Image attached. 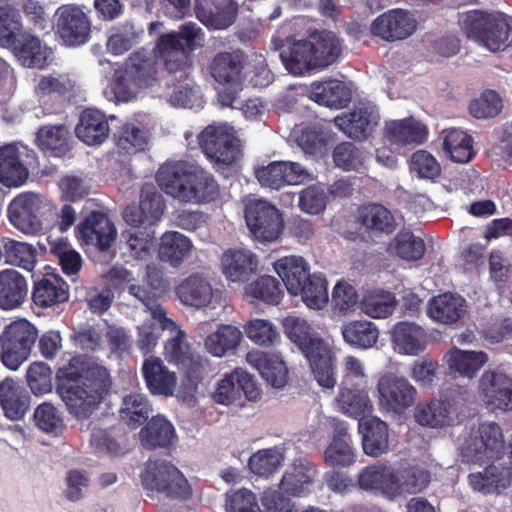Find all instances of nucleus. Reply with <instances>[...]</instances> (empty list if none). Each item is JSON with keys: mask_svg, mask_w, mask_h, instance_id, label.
Here are the masks:
<instances>
[{"mask_svg": "<svg viewBox=\"0 0 512 512\" xmlns=\"http://www.w3.org/2000/svg\"><path fill=\"white\" fill-rule=\"evenodd\" d=\"M430 472L419 466H408L395 472L393 499L402 494H417L428 487Z\"/></svg>", "mask_w": 512, "mask_h": 512, "instance_id": "obj_50", "label": "nucleus"}, {"mask_svg": "<svg viewBox=\"0 0 512 512\" xmlns=\"http://www.w3.org/2000/svg\"><path fill=\"white\" fill-rule=\"evenodd\" d=\"M394 348L401 354L417 356L428 344L426 331L414 322L401 321L391 331Z\"/></svg>", "mask_w": 512, "mask_h": 512, "instance_id": "obj_31", "label": "nucleus"}, {"mask_svg": "<svg viewBox=\"0 0 512 512\" xmlns=\"http://www.w3.org/2000/svg\"><path fill=\"white\" fill-rule=\"evenodd\" d=\"M443 133V147L452 161L468 163L474 158L476 153L470 135L457 128L447 129Z\"/></svg>", "mask_w": 512, "mask_h": 512, "instance_id": "obj_57", "label": "nucleus"}, {"mask_svg": "<svg viewBox=\"0 0 512 512\" xmlns=\"http://www.w3.org/2000/svg\"><path fill=\"white\" fill-rule=\"evenodd\" d=\"M75 236L85 250L108 251L116 240L117 231L101 211H92L75 228Z\"/></svg>", "mask_w": 512, "mask_h": 512, "instance_id": "obj_13", "label": "nucleus"}, {"mask_svg": "<svg viewBox=\"0 0 512 512\" xmlns=\"http://www.w3.org/2000/svg\"><path fill=\"white\" fill-rule=\"evenodd\" d=\"M463 33L489 51L504 50L512 43V16L501 11L470 10L459 14Z\"/></svg>", "mask_w": 512, "mask_h": 512, "instance_id": "obj_6", "label": "nucleus"}, {"mask_svg": "<svg viewBox=\"0 0 512 512\" xmlns=\"http://www.w3.org/2000/svg\"><path fill=\"white\" fill-rule=\"evenodd\" d=\"M271 44L273 49L279 52L281 62L289 73L303 76L316 71L310 37L298 40L293 36L284 39L274 36Z\"/></svg>", "mask_w": 512, "mask_h": 512, "instance_id": "obj_14", "label": "nucleus"}, {"mask_svg": "<svg viewBox=\"0 0 512 512\" xmlns=\"http://www.w3.org/2000/svg\"><path fill=\"white\" fill-rule=\"evenodd\" d=\"M315 471L307 465L294 464L280 481V489L292 496H304L310 491Z\"/></svg>", "mask_w": 512, "mask_h": 512, "instance_id": "obj_62", "label": "nucleus"}, {"mask_svg": "<svg viewBox=\"0 0 512 512\" xmlns=\"http://www.w3.org/2000/svg\"><path fill=\"white\" fill-rule=\"evenodd\" d=\"M336 401L341 412L358 420L366 418L373 410L367 384L341 388Z\"/></svg>", "mask_w": 512, "mask_h": 512, "instance_id": "obj_41", "label": "nucleus"}, {"mask_svg": "<svg viewBox=\"0 0 512 512\" xmlns=\"http://www.w3.org/2000/svg\"><path fill=\"white\" fill-rule=\"evenodd\" d=\"M140 477L144 489L164 493L172 499L186 500L192 492L183 473L165 460H148Z\"/></svg>", "mask_w": 512, "mask_h": 512, "instance_id": "obj_9", "label": "nucleus"}, {"mask_svg": "<svg viewBox=\"0 0 512 512\" xmlns=\"http://www.w3.org/2000/svg\"><path fill=\"white\" fill-rule=\"evenodd\" d=\"M114 140L118 152L127 155L143 151L148 144L146 132L132 123L122 125L114 134Z\"/></svg>", "mask_w": 512, "mask_h": 512, "instance_id": "obj_63", "label": "nucleus"}, {"mask_svg": "<svg viewBox=\"0 0 512 512\" xmlns=\"http://www.w3.org/2000/svg\"><path fill=\"white\" fill-rule=\"evenodd\" d=\"M56 15V34L65 45L76 47L89 40L91 22L80 7L63 5L58 8Z\"/></svg>", "mask_w": 512, "mask_h": 512, "instance_id": "obj_18", "label": "nucleus"}, {"mask_svg": "<svg viewBox=\"0 0 512 512\" xmlns=\"http://www.w3.org/2000/svg\"><path fill=\"white\" fill-rule=\"evenodd\" d=\"M202 29L194 22L180 26L178 31L161 34L149 51L140 48L130 54L123 68L115 71L111 90L118 101L131 99V86L148 88L157 81L158 61L169 73L182 72L192 65V53L203 40Z\"/></svg>", "mask_w": 512, "mask_h": 512, "instance_id": "obj_1", "label": "nucleus"}, {"mask_svg": "<svg viewBox=\"0 0 512 512\" xmlns=\"http://www.w3.org/2000/svg\"><path fill=\"white\" fill-rule=\"evenodd\" d=\"M341 334L348 345L360 349L373 347L379 338L376 324L369 320L350 321L342 326Z\"/></svg>", "mask_w": 512, "mask_h": 512, "instance_id": "obj_53", "label": "nucleus"}, {"mask_svg": "<svg viewBox=\"0 0 512 512\" xmlns=\"http://www.w3.org/2000/svg\"><path fill=\"white\" fill-rule=\"evenodd\" d=\"M155 178L166 195L181 203L209 204L220 197V185L214 175L188 161L167 160Z\"/></svg>", "mask_w": 512, "mask_h": 512, "instance_id": "obj_3", "label": "nucleus"}, {"mask_svg": "<svg viewBox=\"0 0 512 512\" xmlns=\"http://www.w3.org/2000/svg\"><path fill=\"white\" fill-rule=\"evenodd\" d=\"M358 223L369 231L391 234L395 228V219L382 204L369 203L359 208Z\"/></svg>", "mask_w": 512, "mask_h": 512, "instance_id": "obj_49", "label": "nucleus"}, {"mask_svg": "<svg viewBox=\"0 0 512 512\" xmlns=\"http://www.w3.org/2000/svg\"><path fill=\"white\" fill-rule=\"evenodd\" d=\"M144 34V30L126 21L111 29L107 40V50L112 55H122L138 44Z\"/></svg>", "mask_w": 512, "mask_h": 512, "instance_id": "obj_58", "label": "nucleus"}, {"mask_svg": "<svg viewBox=\"0 0 512 512\" xmlns=\"http://www.w3.org/2000/svg\"><path fill=\"white\" fill-rule=\"evenodd\" d=\"M37 339V327L25 318L16 319L4 326L0 334L2 364L16 371L30 357Z\"/></svg>", "mask_w": 512, "mask_h": 512, "instance_id": "obj_7", "label": "nucleus"}, {"mask_svg": "<svg viewBox=\"0 0 512 512\" xmlns=\"http://www.w3.org/2000/svg\"><path fill=\"white\" fill-rule=\"evenodd\" d=\"M468 401L467 389L457 386L448 388L439 398L432 399L426 406L415 412L416 421L432 428L453 425L464 416V407Z\"/></svg>", "mask_w": 512, "mask_h": 512, "instance_id": "obj_8", "label": "nucleus"}, {"mask_svg": "<svg viewBox=\"0 0 512 512\" xmlns=\"http://www.w3.org/2000/svg\"><path fill=\"white\" fill-rule=\"evenodd\" d=\"M395 471L384 464H374L363 468L358 474L357 484L365 491H380L393 499Z\"/></svg>", "mask_w": 512, "mask_h": 512, "instance_id": "obj_45", "label": "nucleus"}, {"mask_svg": "<svg viewBox=\"0 0 512 512\" xmlns=\"http://www.w3.org/2000/svg\"><path fill=\"white\" fill-rule=\"evenodd\" d=\"M42 200L32 192L21 193L8 205L7 214L11 224L25 234H37L42 229L40 219Z\"/></svg>", "mask_w": 512, "mask_h": 512, "instance_id": "obj_19", "label": "nucleus"}, {"mask_svg": "<svg viewBox=\"0 0 512 512\" xmlns=\"http://www.w3.org/2000/svg\"><path fill=\"white\" fill-rule=\"evenodd\" d=\"M309 98L322 106L343 109L352 100V90L343 81L329 79L313 82L310 86Z\"/></svg>", "mask_w": 512, "mask_h": 512, "instance_id": "obj_32", "label": "nucleus"}, {"mask_svg": "<svg viewBox=\"0 0 512 512\" xmlns=\"http://www.w3.org/2000/svg\"><path fill=\"white\" fill-rule=\"evenodd\" d=\"M198 142L206 157L219 167H230L242 156L240 139L224 126H207Z\"/></svg>", "mask_w": 512, "mask_h": 512, "instance_id": "obj_10", "label": "nucleus"}, {"mask_svg": "<svg viewBox=\"0 0 512 512\" xmlns=\"http://www.w3.org/2000/svg\"><path fill=\"white\" fill-rule=\"evenodd\" d=\"M426 127L412 117L386 123L385 136L393 143L421 144L427 138Z\"/></svg>", "mask_w": 512, "mask_h": 512, "instance_id": "obj_48", "label": "nucleus"}, {"mask_svg": "<svg viewBox=\"0 0 512 512\" xmlns=\"http://www.w3.org/2000/svg\"><path fill=\"white\" fill-rule=\"evenodd\" d=\"M244 216L249 231L259 242L275 241L282 234L284 228L282 214L267 200H250L245 205Z\"/></svg>", "mask_w": 512, "mask_h": 512, "instance_id": "obj_12", "label": "nucleus"}, {"mask_svg": "<svg viewBox=\"0 0 512 512\" xmlns=\"http://www.w3.org/2000/svg\"><path fill=\"white\" fill-rule=\"evenodd\" d=\"M468 482L474 491L483 494H498L512 482V470L504 464H490L482 471L468 475Z\"/></svg>", "mask_w": 512, "mask_h": 512, "instance_id": "obj_30", "label": "nucleus"}, {"mask_svg": "<svg viewBox=\"0 0 512 512\" xmlns=\"http://www.w3.org/2000/svg\"><path fill=\"white\" fill-rule=\"evenodd\" d=\"M142 375L148 391L155 396L171 397L177 386V376L164 362L155 356H149L142 364Z\"/></svg>", "mask_w": 512, "mask_h": 512, "instance_id": "obj_27", "label": "nucleus"}, {"mask_svg": "<svg viewBox=\"0 0 512 512\" xmlns=\"http://www.w3.org/2000/svg\"><path fill=\"white\" fill-rule=\"evenodd\" d=\"M248 296L269 305H278L283 297L280 282L273 276L258 277L245 287Z\"/></svg>", "mask_w": 512, "mask_h": 512, "instance_id": "obj_64", "label": "nucleus"}, {"mask_svg": "<svg viewBox=\"0 0 512 512\" xmlns=\"http://www.w3.org/2000/svg\"><path fill=\"white\" fill-rule=\"evenodd\" d=\"M10 49L24 67L42 69L48 65V48L30 32L18 34Z\"/></svg>", "mask_w": 512, "mask_h": 512, "instance_id": "obj_36", "label": "nucleus"}, {"mask_svg": "<svg viewBox=\"0 0 512 512\" xmlns=\"http://www.w3.org/2000/svg\"><path fill=\"white\" fill-rule=\"evenodd\" d=\"M69 130L65 124L43 125L36 132L35 142L40 150L55 157L65 156L71 149Z\"/></svg>", "mask_w": 512, "mask_h": 512, "instance_id": "obj_46", "label": "nucleus"}, {"mask_svg": "<svg viewBox=\"0 0 512 512\" xmlns=\"http://www.w3.org/2000/svg\"><path fill=\"white\" fill-rule=\"evenodd\" d=\"M257 257L249 250H228L222 258L223 273L232 282H245L257 270Z\"/></svg>", "mask_w": 512, "mask_h": 512, "instance_id": "obj_42", "label": "nucleus"}, {"mask_svg": "<svg viewBox=\"0 0 512 512\" xmlns=\"http://www.w3.org/2000/svg\"><path fill=\"white\" fill-rule=\"evenodd\" d=\"M242 339L241 331L233 325L221 324L204 341L206 350L213 356L223 357L233 352Z\"/></svg>", "mask_w": 512, "mask_h": 512, "instance_id": "obj_55", "label": "nucleus"}, {"mask_svg": "<svg viewBox=\"0 0 512 512\" xmlns=\"http://www.w3.org/2000/svg\"><path fill=\"white\" fill-rule=\"evenodd\" d=\"M504 444V436L499 424L484 422L471 429L461 454L468 462L483 463L499 458L504 450Z\"/></svg>", "mask_w": 512, "mask_h": 512, "instance_id": "obj_11", "label": "nucleus"}, {"mask_svg": "<svg viewBox=\"0 0 512 512\" xmlns=\"http://www.w3.org/2000/svg\"><path fill=\"white\" fill-rule=\"evenodd\" d=\"M255 177L263 187L280 190L287 185H299L309 178L308 171L298 162L272 161L255 170Z\"/></svg>", "mask_w": 512, "mask_h": 512, "instance_id": "obj_20", "label": "nucleus"}, {"mask_svg": "<svg viewBox=\"0 0 512 512\" xmlns=\"http://www.w3.org/2000/svg\"><path fill=\"white\" fill-rule=\"evenodd\" d=\"M358 430L362 434L364 452L378 457L388 450V425L378 417L367 416L358 421Z\"/></svg>", "mask_w": 512, "mask_h": 512, "instance_id": "obj_37", "label": "nucleus"}, {"mask_svg": "<svg viewBox=\"0 0 512 512\" xmlns=\"http://www.w3.org/2000/svg\"><path fill=\"white\" fill-rule=\"evenodd\" d=\"M140 439L146 449L167 448L176 437L174 426L161 416H154L140 430Z\"/></svg>", "mask_w": 512, "mask_h": 512, "instance_id": "obj_47", "label": "nucleus"}, {"mask_svg": "<svg viewBox=\"0 0 512 512\" xmlns=\"http://www.w3.org/2000/svg\"><path fill=\"white\" fill-rule=\"evenodd\" d=\"M1 246L6 264L29 272L34 270L37 263V251L33 245L9 237H2Z\"/></svg>", "mask_w": 512, "mask_h": 512, "instance_id": "obj_52", "label": "nucleus"}, {"mask_svg": "<svg viewBox=\"0 0 512 512\" xmlns=\"http://www.w3.org/2000/svg\"><path fill=\"white\" fill-rule=\"evenodd\" d=\"M28 175L17 145L11 143L0 147V183L6 187H19L26 182Z\"/></svg>", "mask_w": 512, "mask_h": 512, "instance_id": "obj_39", "label": "nucleus"}, {"mask_svg": "<svg viewBox=\"0 0 512 512\" xmlns=\"http://www.w3.org/2000/svg\"><path fill=\"white\" fill-rule=\"evenodd\" d=\"M416 27V20L409 11L396 8L375 18L371 24V32L385 41L395 42L410 37Z\"/></svg>", "mask_w": 512, "mask_h": 512, "instance_id": "obj_21", "label": "nucleus"}, {"mask_svg": "<svg viewBox=\"0 0 512 512\" xmlns=\"http://www.w3.org/2000/svg\"><path fill=\"white\" fill-rule=\"evenodd\" d=\"M483 401L492 410L512 411V378L504 373L486 371L480 378Z\"/></svg>", "mask_w": 512, "mask_h": 512, "instance_id": "obj_24", "label": "nucleus"}, {"mask_svg": "<svg viewBox=\"0 0 512 512\" xmlns=\"http://www.w3.org/2000/svg\"><path fill=\"white\" fill-rule=\"evenodd\" d=\"M463 297L446 292L431 298L428 302V316L439 323L451 325L459 321L465 312Z\"/></svg>", "mask_w": 512, "mask_h": 512, "instance_id": "obj_40", "label": "nucleus"}, {"mask_svg": "<svg viewBox=\"0 0 512 512\" xmlns=\"http://www.w3.org/2000/svg\"><path fill=\"white\" fill-rule=\"evenodd\" d=\"M379 404L387 412L403 414L414 405L416 388L404 377L393 374L383 375L377 383Z\"/></svg>", "mask_w": 512, "mask_h": 512, "instance_id": "obj_15", "label": "nucleus"}, {"mask_svg": "<svg viewBox=\"0 0 512 512\" xmlns=\"http://www.w3.org/2000/svg\"><path fill=\"white\" fill-rule=\"evenodd\" d=\"M242 394L247 400L255 401L260 397L261 390L252 375L236 368L217 382L212 399L217 404L228 406L240 400Z\"/></svg>", "mask_w": 512, "mask_h": 512, "instance_id": "obj_16", "label": "nucleus"}, {"mask_svg": "<svg viewBox=\"0 0 512 512\" xmlns=\"http://www.w3.org/2000/svg\"><path fill=\"white\" fill-rule=\"evenodd\" d=\"M246 64L245 53L240 50L222 51L215 54L209 65V72L216 82L239 89Z\"/></svg>", "mask_w": 512, "mask_h": 512, "instance_id": "obj_23", "label": "nucleus"}, {"mask_svg": "<svg viewBox=\"0 0 512 512\" xmlns=\"http://www.w3.org/2000/svg\"><path fill=\"white\" fill-rule=\"evenodd\" d=\"M390 250L403 260L418 261L424 256L426 245L421 237L410 230L402 229L391 241Z\"/></svg>", "mask_w": 512, "mask_h": 512, "instance_id": "obj_61", "label": "nucleus"}, {"mask_svg": "<svg viewBox=\"0 0 512 512\" xmlns=\"http://www.w3.org/2000/svg\"><path fill=\"white\" fill-rule=\"evenodd\" d=\"M191 240L177 231H168L160 239L158 256L160 260L178 267L190 253Z\"/></svg>", "mask_w": 512, "mask_h": 512, "instance_id": "obj_51", "label": "nucleus"}, {"mask_svg": "<svg viewBox=\"0 0 512 512\" xmlns=\"http://www.w3.org/2000/svg\"><path fill=\"white\" fill-rule=\"evenodd\" d=\"M176 294L183 304L202 308L210 304L213 289L206 278L192 274L176 287Z\"/></svg>", "mask_w": 512, "mask_h": 512, "instance_id": "obj_44", "label": "nucleus"}, {"mask_svg": "<svg viewBox=\"0 0 512 512\" xmlns=\"http://www.w3.org/2000/svg\"><path fill=\"white\" fill-rule=\"evenodd\" d=\"M445 359L450 371L472 378L487 362L488 357L482 351H464L454 347L446 354Z\"/></svg>", "mask_w": 512, "mask_h": 512, "instance_id": "obj_56", "label": "nucleus"}, {"mask_svg": "<svg viewBox=\"0 0 512 512\" xmlns=\"http://www.w3.org/2000/svg\"><path fill=\"white\" fill-rule=\"evenodd\" d=\"M70 297L68 283L58 274L47 273L33 282L31 300L33 307L56 309Z\"/></svg>", "mask_w": 512, "mask_h": 512, "instance_id": "obj_22", "label": "nucleus"}, {"mask_svg": "<svg viewBox=\"0 0 512 512\" xmlns=\"http://www.w3.org/2000/svg\"><path fill=\"white\" fill-rule=\"evenodd\" d=\"M109 133L108 120L101 111L87 108L80 114L75 134L83 143L90 146L100 145L108 138Z\"/></svg>", "mask_w": 512, "mask_h": 512, "instance_id": "obj_33", "label": "nucleus"}, {"mask_svg": "<svg viewBox=\"0 0 512 512\" xmlns=\"http://www.w3.org/2000/svg\"><path fill=\"white\" fill-rule=\"evenodd\" d=\"M127 434L123 427L114 425L106 428L93 426L90 434V445L99 453L111 457L122 456L127 451Z\"/></svg>", "mask_w": 512, "mask_h": 512, "instance_id": "obj_38", "label": "nucleus"}, {"mask_svg": "<svg viewBox=\"0 0 512 512\" xmlns=\"http://www.w3.org/2000/svg\"><path fill=\"white\" fill-rule=\"evenodd\" d=\"M144 283L145 285L131 284L128 287L129 294L143 304H153L154 298L161 296L169 287L163 268L155 263L146 266Z\"/></svg>", "mask_w": 512, "mask_h": 512, "instance_id": "obj_43", "label": "nucleus"}, {"mask_svg": "<svg viewBox=\"0 0 512 512\" xmlns=\"http://www.w3.org/2000/svg\"><path fill=\"white\" fill-rule=\"evenodd\" d=\"M121 419L132 429H136L145 422L151 413V405L148 399L139 393L125 395L120 408Z\"/></svg>", "mask_w": 512, "mask_h": 512, "instance_id": "obj_59", "label": "nucleus"}, {"mask_svg": "<svg viewBox=\"0 0 512 512\" xmlns=\"http://www.w3.org/2000/svg\"><path fill=\"white\" fill-rule=\"evenodd\" d=\"M247 361L272 387L281 388L287 383L288 371L279 355L253 350L247 354Z\"/></svg>", "mask_w": 512, "mask_h": 512, "instance_id": "obj_35", "label": "nucleus"}, {"mask_svg": "<svg viewBox=\"0 0 512 512\" xmlns=\"http://www.w3.org/2000/svg\"><path fill=\"white\" fill-rule=\"evenodd\" d=\"M195 13L209 30H225L236 22L239 4L236 0H206L196 5Z\"/></svg>", "mask_w": 512, "mask_h": 512, "instance_id": "obj_25", "label": "nucleus"}, {"mask_svg": "<svg viewBox=\"0 0 512 512\" xmlns=\"http://www.w3.org/2000/svg\"><path fill=\"white\" fill-rule=\"evenodd\" d=\"M324 459L329 466L347 467L355 462V452L351 436L346 428H337L332 441L324 452Z\"/></svg>", "mask_w": 512, "mask_h": 512, "instance_id": "obj_54", "label": "nucleus"}, {"mask_svg": "<svg viewBox=\"0 0 512 512\" xmlns=\"http://www.w3.org/2000/svg\"><path fill=\"white\" fill-rule=\"evenodd\" d=\"M274 270L281 278L288 293L300 296L311 309H321L328 302L326 278L310 273V267L301 256H285L274 263Z\"/></svg>", "mask_w": 512, "mask_h": 512, "instance_id": "obj_5", "label": "nucleus"}, {"mask_svg": "<svg viewBox=\"0 0 512 512\" xmlns=\"http://www.w3.org/2000/svg\"><path fill=\"white\" fill-rule=\"evenodd\" d=\"M379 113L369 102H358L354 107L333 119L334 125L347 137L362 141L367 139L377 126Z\"/></svg>", "mask_w": 512, "mask_h": 512, "instance_id": "obj_17", "label": "nucleus"}, {"mask_svg": "<svg viewBox=\"0 0 512 512\" xmlns=\"http://www.w3.org/2000/svg\"><path fill=\"white\" fill-rule=\"evenodd\" d=\"M313 46L316 71L336 63L343 52V40L329 30L315 31L309 35Z\"/></svg>", "mask_w": 512, "mask_h": 512, "instance_id": "obj_34", "label": "nucleus"}, {"mask_svg": "<svg viewBox=\"0 0 512 512\" xmlns=\"http://www.w3.org/2000/svg\"><path fill=\"white\" fill-rule=\"evenodd\" d=\"M396 304L395 295L382 289L367 291L360 300L362 312L376 319L391 315Z\"/></svg>", "mask_w": 512, "mask_h": 512, "instance_id": "obj_60", "label": "nucleus"}, {"mask_svg": "<svg viewBox=\"0 0 512 512\" xmlns=\"http://www.w3.org/2000/svg\"><path fill=\"white\" fill-rule=\"evenodd\" d=\"M112 384L109 370L82 354L71 357L55 373V391L77 420H87L99 409Z\"/></svg>", "mask_w": 512, "mask_h": 512, "instance_id": "obj_2", "label": "nucleus"}, {"mask_svg": "<svg viewBox=\"0 0 512 512\" xmlns=\"http://www.w3.org/2000/svg\"><path fill=\"white\" fill-rule=\"evenodd\" d=\"M28 297L26 277L13 268L0 271V310L12 311L20 308Z\"/></svg>", "mask_w": 512, "mask_h": 512, "instance_id": "obj_28", "label": "nucleus"}, {"mask_svg": "<svg viewBox=\"0 0 512 512\" xmlns=\"http://www.w3.org/2000/svg\"><path fill=\"white\" fill-rule=\"evenodd\" d=\"M72 90L70 79L65 75H43L34 92L45 114L57 113L63 107L65 96Z\"/></svg>", "mask_w": 512, "mask_h": 512, "instance_id": "obj_26", "label": "nucleus"}, {"mask_svg": "<svg viewBox=\"0 0 512 512\" xmlns=\"http://www.w3.org/2000/svg\"><path fill=\"white\" fill-rule=\"evenodd\" d=\"M31 397L20 382L5 378L0 382V406L6 418L21 420L30 408Z\"/></svg>", "mask_w": 512, "mask_h": 512, "instance_id": "obj_29", "label": "nucleus"}, {"mask_svg": "<svg viewBox=\"0 0 512 512\" xmlns=\"http://www.w3.org/2000/svg\"><path fill=\"white\" fill-rule=\"evenodd\" d=\"M283 328L307 358L318 384L324 388H333L336 384V357L330 345L316 336L309 323L302 318H284Z\"/></svg>", "mask_w": 512, "mask_h": 512, "instance_id": "obj_4", "label": "nucleus"}]
</instances>
